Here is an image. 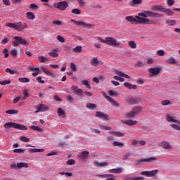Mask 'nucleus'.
<instances>
[{"label": "nucleus", "mask_w": 180, "mask_h": 180, "mask_svg": "<svg viewBox=\"0 0 180 180\" xmlns=\"http://www.w3.org/2000/svg\"><path fill=\"white\" fill-rule=\"evenodd\" d=\"M135 18L133 15H129L125 17V19L132 25H153L154 23V21L150 18H144L139 15H136Z\"/></svg>", "instance_id": "1"}, {"label": "nucleus", "mask_w": 180, "mask_h": 180, "mask_svg": "<svg viewBox=\"0 0 180 180\" xmlns=\"http://www.w3.org/2000/svg\"><path fill=\"white\" fill-rule=\"evenodd\" d=\"M6 26H7V27H11V29H14V30H16L17 32H23L25 29H27V23L22 22L15 23L8 22L6 24Z\"/></svg>", "instance_id": "2"}, {"label": "nucleus", "mask_w": 180, "mask_h": 180, "mask_svg": "<svg viewBox=\"0 0 180 180\" xmlns=\"http://www.w3.org/2000/svg\"><path fill=\"white\" fill-rule=\"evenodd\" d=\"M4 127L6 129H17L18 130H26L27 129L26 126L15 122L6 123Z\"/></svg>", "instance_id": "3"}, {"label": "nucleus", "mask_w": 180, "mask_h": 180, "mask_svg": "<svg viewBox=\"0 0 180 180\" xmlns=\"http://www.w3.org/2000/svg\"><path fill=\"white\" fill-rule=\"evenodd\" d=\"M13 39L15 41H13V47H18L19 44H22V46H28L29 42L26 41V39L22 38V37H14Z\"/></svg>", "instance_id": "4"}, {"label": "nucleus", "mask_w": 180, "mask_h": 180, "mask_svg": "<svg viewBox=\"0 0 180 180\" xmlns=\"http://www.w3.org/2000/svg\"><path fill=\"white\" fill-rule=\"evenodd\" d=\"M105 44H108V46L119 47V46H120V42H117V40L112 37H108L105 38Z\"/></svg>", "instance_id": "5"}, {"label": "nucleus", "mask_w": 180, "mask_h": 180, "mask_svg": "<svg viewBox=\"0 0 180 180\" xmlns=\"http://www.w3.org/2000/svg\"><path fill=\"white\" fill-rule=\"evenodd\" d=\"M54 8L59 9L60 11H65L67 8H68V2L64 1H59L58 3L53 4Z\"/></svg>", "instance_id": "6"}, {"label": "nucleus", "mask_w": 180, "mask_h": 180, "mask_svg": "<svg viewBox=\"0 0 180 180\" xmlns=\"http://www.w3.org/2000/svg\"><path fill=\"white\" fill-rule=\"evenodd\" d=\"M89 156V151L84 150L77 155V160H79V161H83V162H86Z\"/></svg>", "instance_id": "7"}, {"label": "nucleus", "mask_w": 180, "mask_h": 180, "mask_svg": "<svg viewBox=\"0 0 180 180\" xmlns=\"http://www.w3.org/2000/svg\"><path fill=\"white\" fill-rule=\"evenodd\" d=\"M154 161H157V157H149L145 159H139L136 160V164L140 165L143 162L153 163Z\"/></svg>", "instance_id": "8"}, {"label": "nucleus", "mask_w": 180, "mask_h": 180, "mask_svg": "<svg viewBox=\"0 0 180 180\" xmlns=\"http://www.w3.org/2000/svg\"><path fill=\"white\" fill-rule=\"evenodd\" d=\"M71 89L75 95L79 96V98H82L84 95V91L82 89H79L77 86H72Z\"/></svg>", "instance_id": "9"}, {"label": "nucleus", "mask_w": 180, "mask_h": 180, "mask_svg": "<svg viewBox=\"0 0 180 180\" xmlns=\"http://www.w3.org/2000/svg\"><path fill=\"white\" fill-rule=\"evenodd\" d=\"M115 74H116V75L120 76V80H119L120 82H124V78H127L128 79H130V76H129L128 75L124 73L120 70H115Z\"/></svg>", "instance_id": "10"}, {"label": "nucleus", "mask_w": 180, "mask_h": 180, "mask_svg": "<svg viewBox=\"0 0 180 180\" xmlns=\"http://www.w3.org/2000/svg\"><path fill=\"white\" fill-rule=\"evenodd\" d=\"M35 108L37 110L34 112V113H39V112H46V110L49 109V106L41 103L35 106Z\"/></svg>", "instance_id": "11"}, {"label": "nucleus", "mask_w": 180, "mask_h": 180, "mask_svg": "<svg viewBox=\"0 0 180 180\" xmlns=\"http://www.w3.org/2000/svg\"><path fill=\"white\" fill-rule=\"evenodd\" d=\"M157 174H158V170L157 169L152 170V171H144L141 172V175H145V176H148V177L155 176Z\"/></svg>", "instance_id": "12"}, {"label": "nucleus", "mask_w": 180, "mask_h": 180, "mask_svg": "<svg viewBox=\"0 0 180 180\" xmlns=\"http://www.w3.org/2000/svg\"><path fill=\"white\" fill-rule=\"evenodd\" d=\"M71 22H72L76 26H83L84 27H92V25L91 24H86L84 21H76L74 19L71 20Z\"/></svg>", "instance_id": "13"}, {"label": "nucleus", "mask_w": 180, "mask_h": 180, "mask_svg": "<svg viewBox=\"0 0 180 180\" xmlns=\"http://www.w3.org/2000/svg\"><path fill=\"white\" fill-rule=\"evenodd\" d=\"M146 18H162V14L155 13L150 11H146Z\"/></svg>", "instance_id": "14"}, {"label": "nucleus", "mask_w": 180, "mask_h": 180, "mask_svg": "<svg viewBox=\"0 0 180 180\" xmlns=\"http://www.w3.org/2000/svg\"><path fill=\"white\" fill-rule=\"evenodd\" d=\"M150 74H152V77L158 75L161 72V68H150L148 70Z\"/></svg>", "instance_id": "15"}, {"label": "nucleus", "mask_w": 180, "mask_h": 180, "mask_svg": "<svg viewBox=\"0 0 180 180\" xmlns=\"http://www.w3.org/2000/svg\"><path fill=\"white\" fill-rule=\"evenodd\" d=\"M40 68H41V71H43V72L46 75H49V77H51L52 78H56V74L51 72V71L47 70V68H46L45 67L41 66Z\"/></svg>", "instance_id": "16"}, {"label": "nucleus", "mask_w": 180, "mask_h": 180, "mask_svg": "<svg viewBox=\"0 0 180 180\" xmlns=\"http://www.w3.org/2000/svg\"><path fill=\"white\" fill-rule=\"evenodd\" d=\"M141 100L140 98H131L128 100V105H137V103H140Z\"/></svg>", "instance_id": "17"}, {"label": "nucleus", "mask_w": 180, "mask_h": 180, "mask_svg": "<svg viewBox=\"0 0 180 180\" xmlns=\"http://www.w3.org/2000/svg\"><path fill=\"white\" fill-rule=\"evenodd\" d=\"M96 117H98V119H102L103 120H108V115L101 111H97L96 112Z\"/></svg>", "instance_id": "18"}, {"label": "nucleus", "mask_w": 180, "mask_h": 180, "mask_svg": "<svg viewBox=\"0 0 180 180\" xmlns=\"http://www.w3.org/2000/svg\"><path fill=\"white\" fill-rule=\"evenodd\" d=\"M105 99L108 101V102H110V103L112 105V106H115V108H119V103L116 102L113 98H112L109 96H105Z\"/></svg>", "instance_id": "19"}, {"label": "nucleus", "mask_w": 180, "mask_h": 180, "mask_svg": "<svg viewBox=\"0 0 180 180\" xmlns=\"http://www.w3.org/2000/svg\"><path fill=\"white\" fill-rule=\"evenodd\" d=\"M122 123L127 124V126H135V124H137V121H133L132 120L125 121L122 120Z\"/></svg>", "instance_id": "20"}, {"label": "nucleus", "mask_w": 180, "mask_h": 180, "mask_svg": "<svg viewBox=\"0 0 180 180\" xmlns=\"http://www.w3.org/2000/svg\"><path fill=\"white\" fill-rule=\"evenodd\" d=\"M167 122H169V123H176V124H179V121L174 119L171 115H167L166 117Z\"/></svg>", "instance_id": "21"}, {"label": "nucleus", "mask_w": 180, "mask_h": 180, "mask_svg": "<svg viewBox=\"0 0 180 180\" xmlns=\"http://www.w3.org/2000/svg\"><path fill=\"white\" fill-rule=\"evenodd\" d=\"M124 86H125L128 89H137V86L136 84H132L129 82H124Z\"/></svg>", "instance_id": "22"}, {"label": "nucleus", "mask_w": 180, "mask_h": 180, "mask_svg": "<svg viewBox=\"0 0 180 180\" xmlns=\"http://www.w3.org/2000/svg\"><path fill=\"white\" fill-rule=\"evenodd\" d=\"M26 16L28 20H34V19H36V15H34L33 12H27Z\"/></svg>", "instance_id": "23"}, {"label": "nucleus", "mask_w": 180, "mask_h": 180, "mask_svg": "<svg viewBox=\"0 0 180 180\" xmlns=\"http://www.w3.org/2000/svg\"><path fill=\"white\" fill-rule=\"evenodd\" d=\"M152 9L153 11H159V12H164V11L165 10V8H164L162 6L155 5V6H153Z\"/></svg>", "instance_id": "24"}, {"label": "nucleus", "mask_w": 180, "mask_h": 180, "mask_svg": "<svg viewBox=\"0 0 180 180\" xmlns=\"http://www.w3.org/2000/svg\"><path fill=\"white\" fill-rule=\"evenodd\" d=\"M109 172L111 174H122V172H123V169L122 167L111 169L109 170Z\"/></svg>", "instance_id": "25"}, {"label": "nucleus", "mask_w": 180, "mask_h": 180, "mask_svg": "<svg viewBox=\"0 0 180 180\" xmlns=\"http://www.w3.org/2000/svg\"><path fill=\"white\" fill-rule=\"evenodd\" d=\"M161 147H162V148H164L165 150H169L171 149V145H169V143H168L167 141H162L161 143Z\"/></svg>", "instance_id": "26"}, {"label": "nucleus", "mask_w": 180, "mask_h": 180, "mask_svg": "<svg viewBox=\"0 0 180 180\" xmlns=\"http://www.w3.org/2000/svg\"><path fill=\"white\" fill-rule=\"evenodd\" d=\"M91 65H93V67H98V64H99V60H98V58H92V59L90 61Z\"/></svg>", "instance_id": "27"}, {"label": "nucleus", "mask_w": 180, "mask_h": 180, "mask_svg": "<svg viewBox=\"0 0 180 180\" xmlns=\"http://www.w3.org/2000/svg\"><path fill=\"white\" fill-rule=\"evenodd\" d=\"M122 180H144V177H143V176H139V177L125 176L123 178Z\"/></svg>", "instance_id": "28"}, {"label": "nucleus", "mask_w": 180, "mask_h": 180, "mask_svg": "<svg viewBox=\"0 0 180 180\" xmlns=\"http://www.w3.org/2000/svg\"><path fill=\"white\" fill-rule=\"evenodd\" d=\"M136 116L134 113V111L132 110L131 112H127L125 114L127 119H134V117Z\"/></svg>", "instance_id": "29"}, {"label": "nucleus", "mask_w": 180, "mask_h": 180, "mask_svg": "<svg viewBox=\"0 0 180 180\" xmlns=\"http://www.w3.org/2000/svg\"><path fill=\"white\" fill-rule=\"evenodd\" d=\"M143 110V108L140 106H136L132 109V111H134V114L137 116L140 112Z\"/></svg>", "instance_id": "30"}, {"label": "nucleus", "mask_w": 180, "mask_h": 180, "mask_svg": "<svg viewBox=\"0 0 180 180\" xmlns=\"http://www.w3.org/2000/svg\"><path fill=\"white\" fill-rule=\"evenodd\" d=\"M109 134H112L113 136H116V137H123L124 136V134L119 131H109Z\"/></svg>", "instance_id": "31"}, {"label": "nucleus", "mask_w": 180, "mask_h": 180, "mask_svg": "<svg viewBox=\"0 0 180 180\" xmlns=\"http://www.w3.org/2000/svg\"><path fill=\"white\" fill-rule=\"evenodd\" d=\"M58 51V49H53L51 50L49 53V55L51 56V57H58V53H57Z\"/></svg>", "instance_id": "32"}, {"label": "nucleus", "mask_w": 180, "mask_h": 180, "mask_svg": "<svg viewBox=\"0 0 180 180\" xmlns=\"http://www.w3.org/2000/svg\"><path fill=\"white\" fill-rule=\"evenodd\" d=\"M30 129L31 130H34V131H39V133H42V131H43V129H42L41 128H40V127H36V126H34V125L30 126Z\"/></svg>", "instance_id": "33"}, {"label": "nucleus", "mask_w": 180, "mask_h": 180, "mask_svg": "<svg viewBox=\"0 0 180 180\" xmlns=\"http://www.w3.org/2000/svg\"><path fill=\"white\" fill-rule=\"evenodd\" d=\"M29 153H43L44 149L29 148Z\"/></svg>", "instance_id": "34"}, {"label": "nucleus", "mask_w": 180, "mask_h": 180, "mask_svg": "<svg viewBox=\"0 0 180 180\" xmlns=\"http://www.w3.org/2000/svg\"><path fill=\"white\" fill-rule=\"evenodd\" d=\"M17 167L18 168H28L29 167V165H27V163L25 162H20L17 164Z\"/></svg>", "instance_id": "35"}, {"label": "nucleus", "mask_w": 180, "mask_h": 180, "mask_svg": "<svg viewBox=\"0 0 180 180\" xmlns=\"http://www.w3.org/2000/svg\"><path fill=\"white\" fill-rule=\"evenodd\" d=\"M112 146L114 147H124V143H122V142H119L117 141H115L112 143Z\"/></svg>", "instance_id": "36"}, {"label": "nucleus", "mask_w": 180, "mask_h": 180, "mask_svg": "<svg viewBox=\"0 0 180 180\" xmlns=\"http://www.w3.org/2000/svg\"><path fill=\"white\" fill-rule=\"evenodd\" d=\"M73 53H81L82 51V46H77L75 49H72Z\"/></svg>", "instance_id": "37"}, {"label": "nucleus", "mask_w": 180, "mask_h": 180, "mask_svg": "<svg viewBox=\"0 0 180 180\" xmlns=\"http://www.w3.org/2000/svg\"><path fill=\"white\" fill-rule=\"evenodd\" d=\"M163 12H165V13H167L168 16H172V15H174V11H172V10L169 8H165V11Z\"/></svg>", "instance_id": "38"}, {"label": "nucleus", "mask_w": 180, "mask_h": 180, "mask_svg": "<svg viewBox=\"0 0 180 180\" xmlns=\"http://www.w3.org/2000/svg\"><path fill=\"white\" fill-rule=\"evenodd\" d=\"M128 46L131 48V49H136V47H137V44H136V42L133 41H128Z\"/></svg>", "instance_id": "39"}, {"label": "nucleus", "mask_w": 180, "mask_h": 180, "mask_svg": "<svg viewBox=\"0 0 180 180\" xmlns=\"http://www.w3.org/2000/svg\"><path fill=\"white\" fill-rule=\"evenodd\" d=\"M143 2V0H132V1L130 3V5L133 6L134 5H140Z\"/></svg>", "instance_id": "40"}, {"label": "nucleus", "mask_w": 180, "mask_h": 180, "mask_svg": "<svg viewBox=\"0 0 180 180\" xmlns=\"http://www.w3.org/2000/svg\"><path fill=\"white\" fill-rule=\"evenodd\" d=\"M18 81L19 82L27 83V82H30V79L27 77L19 78Z\"/></svg>", "instance_id": "41"}, {"label": "nucleus", "mask_w": 180, "mask_h": 180, "mask_svg": "<svg viewBox=\"0 0 180 180\" xmlns=\"http://www.w3.org/2000/svg\"><path fill=\"white\" fill-rule=\"evenodd\" d=\"M38 60L39 63H46V61H49V58L44 57V56H39Z\"/></svg>", "instance_id": "42"}, {"label": "nucleus", "mask_w": 180, "mask_h": 180, "mask_svg": "<svg viewBox=\"0 0 180 180\" xmlns=\"http://www.w3.org/2000/svg\"><path fill=\"white\" fill-rule=\"evenodd\" d=\"M167 63H168V64H176V60L175 58L171 57L167 60Z\"/></svg>", "instance_id": "43"}, {"label": "nucleus", "mask_w": 180, "mask_h": 180, "mask_svg": "<svg viewBox=\"0 0 180 180\" xmlns=\"http://www.w3.org/2000/svg\"><path fill=\"white\" fill-rule=\"evenodd\" d=\"M166 23L169 25V26H174V25H175V23H176V21L175 20H166Z\"/></svg>", "instance_id": "44"}, {"label": "nucleus", "mask_w": 180, "mask_h": 180, "mask_svg": "<svg viewBox=\"0 0 180 180\" xmlns=\"http://www.w3.org/2000/svg\"><path fill=\"white\" fill-rule=\"evenodd\" d=\"M30 9H32V11H37V9H39V6L36 4H31L30 5Z\"/></svg>", "instance_id": "45"}, {"label": "nucleus", "mask_w": 180, "mask_h": 180, "mask_svg": "<svg viewBox=\"0 0 180 180\" xmlns=\"http://www.w3.org/2000/svg\"><path fill=\"white\" fill-rule=\"evenodd\" d=\"M6 113H7V115H17L18 110H8L6 111Z\"/></svg>", "instance_id": "46"}, {"label": "nucleus", "mask_w": 180, "mask_h": 180, "mask_svg": "<svg viewBox=\"0 0 180 180\" xmlns=\"http://www.w3.org/2000/svg\"><path fill=\"white\" fill-rule=\"evenodd\" d=\"M86 107L87 108V109H91V110H94V109L96 108V105L92 103H87Z\"/></svg>", "instance_id": "47"}, {"label": "nucleus", "mask_w": 180, "mask_h": 180, "mask_svg": "<svg viewBox=\"0 0 180 180\" xmlns=\"http://www.w3.org/2000/svg\"><path fill=\"white\" fill-rule=\"evenodd\" d=\"M138 16H139V18L142 17L144 19H147V11H145L143 13H138Z\"/></svg>", "instance_id": "48"}, {"label": "nucleus", "mask_w": 180, "mask_h": 180, "mask_svg": "<svg viewBox=\"0 0 180 180\" xmlns=\"http://www.w3.org/2000/svg\"><path fill=\"white\" fill-rule=\"evenodd\" d=\"M98 176L99 178H109L110 176H115V175H113L112 174H98Z\"/></svg>", "instance_id": "49"}, {"label": "nucleus", "mask_w": 180, "mask_h": 180, "mask_svg": "<svg viewBox=\"0 0 180 180\" xmlns=\"http://www.w3.org/2000/svg\"><path fill=\"white\" fill-rule=\"evenodd\" d=\"M144 65V63H143V62L138 60L136 64H135V67H136V68H141V67H143Z\"/></svg>", "instance_id": "50"}, {"label": "nucleus", "mask_w": 180, "mask_h": 180, "mask_svg": "<svg viewBox=\"0 0 180 180\" xmlns=\"http://www.w3.org/2000/svg\"><path fill=\"white\" fill-rule=\"evenodd\" d=\"M72 13H74L75 15H81V10H79V8H73L72 10Z\"/></svg>", "instance_id": "51"}, {"label": "nucleus", "mask_w": 180, "mask_h": 180, "mask_svg": "<svg viewBox=\"0 0 180 180\" xmlns=\"http://www.w3.org/2000/svg\"><path fill=\"white\" fill-rule=\"evenodd\" d=\"M20 141H23L24 143H29L30 139L26 136H21L20 138Z\"/></svg>", "instance_id": "52"}, {"label": "nucleus", "mask_w": 180, "mask_h": 180, "mask_svg": "<svg viewBox=\"0 0 180 180\" xmlns=\"http://www.w3.org/2000/svg\"><path fill=\"white\" fill-rule=\"evenodd\" d=\"M58 116H64V115H65V112H64V110H63V108H59L58 109Z\"/></svg>", "instance_id": "53"}, {"label": "nucleus", "mask_w": 180, "mask_h": 180, "mask_svg": "<svg viewBox=\"0 0 180 180\" xmlns=\"http://www.w3.org/2000/svg\"><path fill=\"white\" fill-rule=\"evenodd\" d=\"M82 84L86 86V88H89V89H91V84H89V82L87 80H83Z\"/></svg>", "instance_id": "54"}, {"label": "nucleus", "mask_w": 180, "mask_h": 180, "mask_svg": "<svg viewBox=\"0 0 180 180\" xmlns=\"http://www.w3.org/2000/svg\"><path fill=\"white\" fill-rule=\"evenodd\" d=\"M67 165H74L75 160L74 159H70L66 162Z\"/></svg>", "instance_id": "55"}, {"label": "nucleus", "mask_w": 180, "mask_h": 180, "mask_svg": "<svg viewBox=\"0 0 180 180\" xmlns=\"http://www.w3.org/2000/svg\"><path fill=\"white\" fill-rule=\"evenodd\" d=\"M57 40L60 43H64L65 41V39L60 35H58L56 37Z\"/></svg>", "instance_id": "56"}, {"label": "nucleus", "mask_w": 180, "mask_h": 180, "mask_svg": "<svg viewBox=\"0 0 180 180\" xmlns=\"http://www.w3.org/2000/svg\"><path fill=\"white\" fill-rule=\"evenodd\" d=\"M156 54L158 56H160V57H162V56L165 54V52L164 51V50H158L157 51Z\"/></svg>", "instance_id": "57"}, {"label": "nucleus", "mask_w": 180, "mask_h": 180, "mask_svg": "<svg viewBox=\"0 0 180 180\" xmlns=\"http://www.w3.org/2000/svg\"><path fill=\"white\" fill-rule=\"evenodd\" d=\"M13 153H18V154H22L25 153V150L20 148V149H14Z\"/></svg>", "instance_id": "58"}, {"label": "nucleus", "mask_w": 180, "mask_h": 180, "mask_svg": "<svg viewBox=\"0 0 180 180\" xmlns=\"http://www.w3.org/2000/svg\"><path fill=\"white\" fill-rule=\"evenodd\" d=\"M131 146H134V147H140V143L138 141L134 140L131 142Z\"/></svg>", "instance_id": "59"}, {"label": "nucleus", "mask_w": 180, "mask_h": 180, "mask_svg": "<svg viewBox=\"0 0 180 180\" xmlns=\"http://www.w3.org/2000/svg\"><path fill=\"white\" fill-rule=\"evenodd\" d=\"M9 84H11V80L10 79L0 82V85H8Z\"/></svg>", "instance_id": "60"}, {"label": "nucleus", "mask_w": 180, "mask_h": 180, "mask_svg": "<svg viewBox=\"0 0 180 180\" xmlns=\"http://www.w3.org/2000/svg\"><path fill=\"white\" fill-rule=\"evenodd\" d=\"M3 53H4L5 58H8L9 57V53H8V49L5 48L3 50Z\"/></svg>", "instance_id": "61"}, {"label": "nucleus", "mask_w": 180, "mask_h": 180, "mask_svg": "<svg viewBox=\"0 0 180 180\" xmlns=\"http://www.w3.org/2000/svg\"><path fill=\"white\" fill-rule=\"evenodd\" d=\"M9 41H11V39L6 38V37L4 38V39L1 40V43H2L3 44H6L7 43H9Z\"/></svg>", "instance_id": "62"}, {"label": "nucleus", "mask_w": 180, "mask_h": 180, "mask_svg": "<svg viewBox=\"0 0 180 180\" xmlns=\"http://www.w3.org/2000/svg\"><path fill=\"white\" fill-rule=\"evenodd\" d=\"M171 127H172V129H174L175 130H178L180 131V127L179 125H176L175 124H172Z\"/></svg>", "instance_id": "63"}, {"label": "nucleus", "mask_w": 180, "mask_h": 180, "mask_svg": "<svg viewBox=\"0 0 180 180\" xmlns=\"http://www.w3.org/2000/svg\"><path fill=\"white\" fill-rule=\"evenodd\" d=\"M70 68L72 71H77V66L74 63H70Z\"/></svg>", "instance_id": "64"}]
</instances>
